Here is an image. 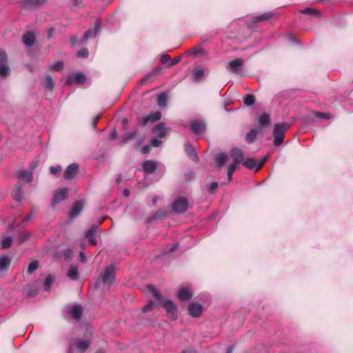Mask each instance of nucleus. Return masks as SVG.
Here are the masks:
<instances>
[{
  "instance_id": "obj_36",
  "label": "nucleus",
  "mask_w": 353,
  "mask_h": 353,
  "mask_svg": "<svg viewBox=\"0 0 353 353\" xmlns=\"http://www.w3.org/2000/svg\"><path fill=\"white\" fill-rule=\"evenodd\" d=\"M12 238L10 236H6L1 240V249L8 248L12 243Z\"/></svg>"
},
{
  "instance_id": "obj_45",
  "label": "nucleus",
  "mask_w": 353,
  "mask_h": 353,
  "mask_svg": "<svg viewBox=\"0 0 353 353\" xmlns=\"http://www.w3.org/2000/svg\"><path fill=\"white\" fill-rule=\"evenodd\" d=\"M159 71H160V69L159 68H156V70L154 71H153L151 73H149L148 74H147L142 80L141 81L142 82H144V81H152V76L158 72Z\"/></svg>"
},
{
  "instance_id": "obj_31",
  "label": "nucleus",
  "mask_w": 353,
  "mask_h": 353,
  "mask_svg": "<svg viewBox=\"0 0 353 353\" xmlns=\"http://www.w3.org/2000/svg\"><path fill=\"white\" fill-rule=\"evenodd\" d=\"M257 134H258V132H257L256 130H254V129L250 130L246 134L245 139H246L247 142L253 143L254 141L256 139Z\"/></svg>"
},
{
  "instance_id": "obj_64",
  "label": "nucleus",
  "mask_w": 353,
  "mask_h": 353,
  "mask_svg": "<svg viewBox=\"0 0 353 353\" xmlns=\"http://www.w3.org/2000/svg\"><path fill=\"white\" fill-rule=\"evenodd\" d=\"M158 199H159L158 196H154L152 199V203H153V205H155L157 203Z\"/></svg>"
},
{
  "instance_id": "obj_39",
  "label": "nucleus",
  "mask_w": 353,
  "mask_h": 353,
  "mask_svg": "<svg viewBox=\"0 0 353 353\" xmlns=\"http://www.w3.org/2000/svg\"><path fill=\"white\" fill-rule=\"evenodd\" d=\"M244 103L246 105L250 106L254 104L255 97L253 94H247L243 99Z\"/></svg>"
},
{
  "instance_id": "obj_47",
  "label": "nucleus",
  "mask_w": 353,
  "mask_h": 353,
  "mask_svg": "<svg viewBox=\"0 0 353 353\" xmlns=\"http://www.w3.org/2000/svg\"><path fill=\"white\" fill-rule=\"evenodd\" d=\"M191 52L194 55L203 54V50L200 46H195V47H194L192 49Z\"/></svg>"
},
{
  "instance_id": "obj_21",
  "label": "nucleus",
  "mask_w": 353,
  "mask_h": 353,
  "mask_svg": "<svg viewBox=\"0 0 353 353\" xmlns=\"http://www.w3.org/2000/svg\"><path fill=\"white\" fill-rule=\"evenodd\" d=\"M192 296L190 289L188 287L183 288L179 290L178 296L181 301H188Z\"/></svg>"
},
{
  "instance_id": "obj_51",
  "label": "nucleus",
  "mask_w": 353,
  "mask_h": 353,
  "mask_svg": "<svg viewBox=\"0 0 353 353\" xmlns=\"http://www.w3.org/2000/svg\"><path fill=\"white\" fill-rule=\"evenodd\" d=\"M153 305H154L153 302L152 301H150V303L148 305H146L144 307H143V308H142L143 311L144 312H147L150 311L151 309L153 307Z\"/></svg>"
},
{
  "instance_id": "obj_2",
  "label": "nucleus",
  "mask_w": 353,
  "mask_h": 353,
  "mask_svg": "<svg viewBox=\"0 0 353 353\" xmlns=\"http://www.w3.org/2000/svg\"><path fill=\"white\" fill-rule=\"evenodd\" d=\"M288 125L285 123H276L273 130L274 145L276 147L280 146L285 137V132L288 128Z\"/></svg>"
},
{
  "instance_id": "obj_40",
  "label": "nucleus",
  "mask_w": 353,
  "mask_h": 353,
  "mask_svg": "<svg viewBox=\"0 0 353 353\" xmlns=\"http://www.w3.org/2000/svg\"><path fill=\"white\" fill-rule=\"evenodd\" d=\"M39 267V263L37 261H32L30 263L28 267V272L29 274L34 272Z\"/></svg>"
},
{
  "instance_id": "obj_17",
  "label": "nucleus",
  "mask_w": 353,
  "mask_h": 353,
  "mask_svg": "<svg viewBox=\"0 0 353 353\" xmlns=\"http://www.w3.org/2000/svg\"><path fill=\"white\" fill-rule=\"evenodd\" d=\"M22 41L27 47H31L34 44L35 35L32 31L26 32L22 36Z\"/></svg>"
},
{
  "instance_id": "obj_25",
  "label": "nucleus",
  "mask_w": 353,
  "mask_h": 353,
  "mask_svg": "<svg viewBox=\"0 0 353 353\" xmlns=\"http://www.w3.org/2000/svg\"><path fill=\"white\" fill-rule=\"evenodd\" d=\"M144 171L148 174L153 173L157 169V164L152 161H146L143 164Z\"/></svg>"
},
{
  "instance_id": "obj_22",
  "label": "nucleus",
  "mask_w": 353,
  "mask_h": 353,
  "mask_svg": "<svg viewBox=\"0 0 353 353\" xmlns=\"http://www.w3.org/2000/svg\"><path fill=\"white\" fill-rule=\"evenodd\" d=\"M190 314L194 317L199 316L202 312V307L197 303H192L188 307Z\"/></svg>"
},
{
  "instance_id": "obj_37",
  "label": "nucleus",
  "mask_w": 353,
  "mask_h": 353,
  "mask_svg": "<svg viewBox=\"0 0 353 353\" xmlns=\"http://www.w3.org/2000/svg\"><path fill=\"white\" fill-rule=\"evenodd\" d=\"M185 152L188 154H196V148L189 142H187L184 145Z\"/></svg>"
},
{
  "instance_id": "obj_5",
  "label": "nucleus",
  "mask_w": 353,
  "mask_h": 353,
  "mask_svg": "<svg viewBox=\"0 0 353 353\" xmlns=\"http://www.w3.org/2000/svg\"><path fill=\"white\" fill-rule=\"evenodd\" d=\"M66 314L72 319L79 321L82 315L83 309L80 305L76 304L65 310Z\"/></svg>"
},
{
  "instance_id": "obj_10",
  "label": "nucleus",
  "mask_w": 353,
  "mask_h": 353,
  "mask_svg": "<svg viewBox=\"0 0 353 353\" xmlns=\"http://www.w3.org/2000/svg\"><path fill=\"white\" fill-rule=\"evenodd\" d=\"M12 198L16 201H21L23 199V188L21 182L17 183L12 190Z\"/></svg>"
},
{
  "instance_id": "obj_4",
  "label": "nucleus",
  "mask_w": 353,
  "mask_h": 353,
  "mask_svg": "<svg viewBox=\"0 0 353 353\" xmlns=\"http://www.w3.org/2000/svg\"><path fill=\"white\" fill-rule=\"evenodd\" d=\"M188 207V201L185 198L180 197L172 203V209L177 214L184 213Z\"/></svg>"
},
{
  "instance_id": "obj_32",
  "label": "nucleus",
  "mask_w": 353,
  "mask_h": 353,
  "mask_svg": "<svg viewBox=\"0 0 353 353\" xmlns=\"http://www.w3.org/2000/svg\"><path fill=\"white\" fill-rule=\"evenodd\" d=\"M149 292L157 300L159 301V302L161 301L162 299H161V294L160 292L156 290L154 288H153L152 285H148L147 287Z\"/></svg>"
},
{
  "instance_id": "obj_30",
  "label": "nucleus",
  "mask_w": 353,
  "mask_h": 353,
  "mask_svg": "<svg viewBox=\"0 0 353 353\" xmlns=\"http://www.w3.org/2000/svg\"><path fill=\"white\" fill-rule=\"evenodd\" d=\"M67 276L72 280H77L79 277L78 270L75 266H70Z\"/></svg>"
},
{
  "instance_id": "obj_56",
  "label": "nucleus",
  "mask_w": 353,
  "mask_h": 353,
  "mask_svg": "<svg viewBox=\"0 0 353 353\" xmlns=\"http://www.w3.org/2000/svg\"><path fill=\"white\" fill-rule=\"evenodd\" d=\"M316 116L321 119H329L330 117L327 113L325 112H319Z\"/></svg>"
},
{
  "instance_id": "obj_6",
  "label": "nucleus",
  "mask_w": 353,
  "mask_h": 353,
  "mask_svg": "<svg viewBox=\"0 0 353 353\" xmlns=\"http://www.w3.org/2000/svg\"><path fill=\"white\" fill-rule=\"evenodd\" d=\"M38 165L37 161L32 162L30 164V170H21L17 172V177L23 179L28 182H31L32 180V170Z\"/></svg>"
},
{
  "instance_id": "obj_35",
  "label": "nucleus",
  "mask_w": 353,
  "mask_h": 353,
  "mask_svg": "<svg viewBox=\"0 0 353 353\" xmlns=\"http://www.w3.org/2000/svg\"><path fill=\"white\" fill-rule=\"evenodd\" d=\"M44 1L43 0H26L23 2V5L26 7L37 6L43 4Z\"/></svg>"
},
{
  "instance_id": "obj_49",
  "label": "nucleus",
  "mask_w": 353,
  "mask_h": 353,
  "mask_svg": "<svg viewBox=\"0 0 353 353\" xmlns=\"http://www.w3.org/2000/svg\"><path fill=\"white\" fill-rule=\"evenodd\" d=\"M218 188V183L216 182L212 183L208 188V190L210 193H214Z\"/></svg>"
},
{
  "instance_id": "obj_16",
  "label": "nucleus",
  "mask_w": 353,
  "mask_h": 353,
  "mask_svg": "<svg viewBox=\"0 0 353 353\" xmlns=\"http://www.w3.org/2000/svg\"><path fill=\"white\" fill-rule=\"evenodd\" d=\"M229 66L232 69V72L238 73L241 68L244 65V61L240 58H236L228 63Z\"/></svg>"
},
{
  "instance_id": "obj_13",
  "label": "nucleus",
  "mask_w": 353,
  "mask_h": 353,
  "mask_svg": "<svg viewBox=\"0 0 353 353\" xmlns=\"http://www.w3.org/2000/svg\"><path fill=\"white\" fill-rule=\"evenodd\" d=\"M161 113L159 112H152L148 116L142 117L139 119V123L142 125H146L148 122H154L161 119Z\"/></svg>"
},
{
  "instance_id": "obj_23",
  "label": "nucleus",
  "mask_w": 353,
  "mask_h": 353,
  "mask_svg": "<svg viewBox=\"0 0 353 353\" xmlns=\"http://www.w3.org/2000/svg\"><path fill=\"white\" fill-rule=\"evenodd\" d=\"M83 209V203L81 201H77L75 202L71 209V211L70 212L69 216L70 218H75L79 215V214L81 212V211Z\"/></svg>"
},
{
  "instance_id": "obj_1",
  "label": "nucleus",
  "mask_w": 353,
  "mask_h": 353,
  "mask_svg": "<svg viewBox=\"0 0 353 353\" xmlns=\"http://www.w3.org/2000/svg\"><path fill=\"white\" fill-rule=\"evenodd\" d=\"M267 156L259 159L255 157H251L249 156H235V158L232 159L228 168V177L230 181L232 179L233 172L236 168V165L242 163L245 168L254 170L255 171L259 170L267 161Z\"/></svg>"
},
{
  "instance_id": "obj_9",
  "label": "nucleus",
  "mask_w": 353,
  "mask_h": 353,
  "mask_svg": "<svg viewBox=\"0 0 353 353\" xmlns=\"http://www.w3.org/2000/svg\"><path fill=\"white\" fill-rule=\"evenodd\" d=\"M205 128V123L200 120H194L190 123V129L196 134H199L203 132Z\"/></svg>"
},
{
  "instance_id": "obj_61",
  "label": "nucleus",
  "mask_w": 353,
  "mask_h": 353,
  "mask_svg": "<svg viewBox=\"0 0 353 353\" xmlns=\"http://www.w3.org/2000/svg\"><path fill=\"white\" fill-rule=\"evenodd\" d=\"M79 258H80V259H81L82 261H83V262H84V261H85V255L83 254V252H81V253L79 254Z\"/></svg>"
},
{
  "instance_id": "obj_14",
  "label": "nucleus",
  "mask_w": 353,
  "mask_h": 353,
  "mask_svg": "<svg viewBox=\"0 0 353 353\" xmlns=\"http://www.w3.org/2000/svg\"><path fill=\"white\" fill-rule=\"evenodd\" d=\"M55 80L50 74H46L41 81V85L46 90L52 92L54 88Z\"/></svg>"
},
{
  "instance_id": "obj_15",
  "label": "nucleus",
  "mask_w": 353,
  "mask_h": 353,
  "mask_svg": "<svg viewBox=\"0 0 353 353\" xmlns=\"http://www.w3.org/2000/svg\"><path fill=\"white\" fill-rule=\"evenodd\" d=\"M10 74V67L7 63V55L1 51V79L6 78Z\"/></svg>"
},
{
  "instance_id": "obj_63",
  "label": "nucleus",
  "mask_w": 353,
  "mask_h": 353,
  "mask_svg": "<svg viewBox=\"0 0 353 353\" xmlns=\"http://www.w3.org/2000/svg\"><path fill=\"white\" fill-rule=\"evenodd\" d=\"M233 347L232 346H230L228 347V350L225 353H232Z\"/></svg>"
},
{
  "instance_id": "obj_8",
  "label": "nucleus",
  "mask_w": 353,
  "mask_h": 353,
  "mask_svg": "<svg viewBox=\"0 0 353 353\" xmlns=\"http://www.w3.org/2000/svg\"><path fill=\"white\" fill-rule=\"evenodd\" d=\"M163 305L170 317L172 320L176 319L177 317V307L176 305L172 301L167 300L163 302Z\"/></svg>"
},
{
  "instance_id": "obj_26",
  "label": "nucleus",
  "mask_w": 353,
  "mask_h": 353,
  "mask_svg": "<svg viewBox=\"0 0 353 353\" xmlns=\"http://www.w3.org/2000/svg\"><path fill=\"white\" fill-rule=\"evenodd\" d=\"M270 117L267 113H263L259 117V124L262 128H267L270 125Z\"/></svg>"
},
{
  "instance_id": "obj_19",
  "label": "nucleus",
  "mask_w": 353,
  "mask_h": 353,
  "mask_svg": "<svg viewBox=\"0 0 353 353\" xmlns=\"http://www.w3.org/2000/svg\"><path fill=\"white\" fill-rule=\"evenodd\" d=\"M152 132L155 134L158 138L161 139L166 135L165 125L163 123H159L152 128Z\"/></svg>"
},
{
  "instance_id": "obj_24",
  "label": "nucleus",
  "mask_w": 353,
  "mask_h": 353,
  "mask_svg": "<svg viewBox=\"0 0 353 353\" xmlns=\"http://www.w3.org/2000/svg\"><path fill=\"white\" fill-rule=\"evenodd\" d=\"M272 17H273V13L268 12L253 17L252 21L254 23L263 22L270 19Z\"/></svg>"
},
{
  "instance_id": "obj_29",
  "label": "nucleus",
  "mask_w": 353,
  "mask_h": 353,
  "mask_svg": "<svg viewBox=\"0 0 353 353\" xmlns=\"http://www.w3.org/2000/svg\"><path fill=\"white\" fill-rule=\"evenodd\" d=\"M11 263V259L7 255H1V272L7 270Z\"/></svg>"
},
{
  "instance_id": "obj_57",
  "label": "nucleus",
  "mask_w": 353,
  "mask_h": 353,
  "mask_svg": "<svg viewBox=\"0 0 353 353\" xmlns=\"http://www.w3.org/2000/svg\"><path fill=\"white\" fill-rule=\"evenodd\" d=\"M117 138V132L115 130H112V132H111L110 135V139L111 140H116Z\"/></svg>"
},
{
  "instance_id": "obj_27",
  "label": "nucleus",
  "mask_w": 353,
  "mask_h": 353,
  "mask_svg": "<svg viewBox=\"0 0 353 353\" xmlns=\"http://www.w3.org/2000/svg\"><path fill=\"white\" fill-rule=\"evenodd\" d=\"M230 157H232V159L235 158V156H216V162L217 165L220 168L223 167L227 163L231 161Z\"/></svg>"
},
{
  "instance_id": "obj_59",
  "label": "nucleus",
  "mask_w": 353,
  "mask_h": 353,
  "mask_svg": "<svg viewBox=\"0 0 353 353\" xmlns=\"http://www.w3.org/2000/svg\"><path fill=\"white\" fill-rule=\"evenodd\" d=\"M231 154H232V155L241 154V152L240 150L234 148L232 150Z\"/></svg>"
},
{
  "instance_id": "obj_44",
  "label": "nucleus",
  "mask_w": 353,
  "mask_h": 353,
  "mask_svg": "<svg viewBox=\"0 0 353 353\" xmlns=\"http://www.w3.org/2000/svg\"><path fill=\"white\" fill-rule=\"evenodd\" d=\"M77 55L79 57L85 59L88 57L89 52L87 48H83L78 51Z\"/></svg>"
},
{
  "instance_id": "obj_62",
  "label": "nucleus",
  "mask_w": 353,
  "mask_h": 353,
  "mask_svg": "<svg viewBox=\"0 0 353 353\" xmlns=\"http://www.w3.org/2000/svg\"><path fill=\"white\" fill-rule=\"evenodd\" d=\"M123 195L126 197H128L130 196V191L128 189H125L123 191Z\"/></svg>"
},
{
  "instance_id": "obj_38",
  "label": "nucleus",
  "mask_w": 353,
  "mask_h": 353,
  "mask_svg": "<svg viewBox=\"0 0 353 353\" xmlns=\"http://www.w3.org/2000/svg\"><path fill=\"white\" fill-rule=\"evenodd\" d=\"M89 345V342L85 340H79L77 343V347L81 351H84L88 349Z\"/></svg>"
},
{
  "instance_id": "obj_54",
  "label": "nucleus",
  "mask_w": 353,
  "mask_h": 353,
  "mask_svg": "<svg viewBox=\"0 0 353 353\" xmlns=\"http://www.w3.org/2000/svg\"><path fill=\"white\" fill-rule=\"evenodd\" d=\"M180 60H181L180 57H176L174 58L170 63V67H173V66L176 65L180 61Z\"/></svg>"
},
{
  "instance_id": "obj_58",
  "label": "nucleus",
  "mask_w": 353,
  "mask_h": 353,
  "mask_svg": "<svg viewBox=\"0 0 353 353\" xmlns=\"http://www.w3.org/2000/svg\"><path fill=\"white\" fill-rule=\"evenodd\" d=\"M99 119H100V116L99 115L97 116V117H95L94 118L93 122H92V126H93L94 128H96L97 124L99 122Z\"/></svg>"
},
{
  "instance_id": "obj_42",
  "label": "nucleus",
  "mask_w": 353,
  "mask_h": 353,
  "mask_svg": "<svg viewBox=\"0 0 353 353\" xmlns=\"http://www.w3.org/2000/svg\"><path fill=\"white\" fill-rule=\"evenodd\" d=\"M301 13L305 14H309V15H319V12L317 10L311 8H307L305 9H303L300 11Z\"/></svg>"
},
{
  "instance_id": "obj_55",
  "label": "nucleus",
  "mask_w": 353,
  "mask_h": 353,
  "mask_svg": "<svg viewBox=\"0 0 353 353\" xmlns=\"http://www.w3.org/2000/svg\"><path fill=\"white\" fill-rule=\"evenodd\" d=\"M165 216V211H158L154 214V218L155 219H159V218H162V217H163Z\"/></svg>"
},
{
  "instance_id": "obj_46",
  "label": "nucleus",
  "mask_w": 353,
  "mask_h": 353,
  "mask_svg": "<svg viewBox=\"0 0 353 353\" xmlns=\"http://www.w3.org/2000/svg\"><path fill=\"white\" fill-rule=\"evenodd\" d=\"M161 143H162V142L159 140V138H152L150 140V145L152 146V147H154V148H157V147H159Z\"/></svg>"
},
{
  "instance_id": "obj_41",
  "label": "nucleus",
  "mask_w": 353,
  "mask_h": 353,
  "mask_svg": "<svg viewBox=\"0 0 353 353\" xmlns=\"http://www.w3.org/2000/svg\"><path fill=\"white\" fill-rule=\"evenodd\" d=\"M37 214L36 210L32 209L23 219L22 224H26L33 216Z\"/></svg>"
},
{
  "instance_id": "obj_33",
  "label": "nucleus",
  "mask_w": 353,
  "mask_h": 353,
  "mask_svg": "<svg viewBox=\"0 0 353 353\" xmlns=\"http://www.w3.org/2000/svg\"><path fill=\"white\" fill-rule=\"evenodd\" d=\"M64 67V63L62 61H57L49 65V68L51 70H53L56 72H61Z\"/></svg>"
},
{
  "instance_id": "obj_12",
  "label": "nucleus",
  "mask_w": 353,
  "mask_h": 353,
  "mask_svg": "<svg viewBox=\"0 0 353 353\" xmlns=\"http://www.w3.org/2000/svg\"><path fill=\"white\" fill-rule=\"evenodd\" d=\"M78 169L79 167L77 163H72L69 165L64 172V178L66 180H71L74 179L78 172Z\"/></svg>"
},
{
  "instance_id": "obj_53",
  "label": "nucleus",
  "mask_w": 353,
  "mask_h": 353,
  "mask_svg": "<svg viewBox=\"0 0 353 353\" xmlns=\"http://www.w3.org/2000/svg\"><path fill=\"white\" fill-rule=\"evenodd\" d=\"M30 234L28 232L23 233L21 235L20 237V243H23L28 240L30 237Z\"/></svg>"
},
{
  "instance_id": "obj_48",
  "label": "nucleus",
  "mask_w": 353,
  "mask_h": 353,
  "mask_svg": "<svg viewBox=\"0 0 353 353\" xmlns=\"http://www.w3.org/2000/svg\"><path fill=\"white\" fill-rule=\"evenodd\" d=\"M50 171L52 174L55 175L61 171V167L60 165H57L55 167H51L50 168Z\"/></svg>"
},
{
  "instance_id": "obj_52",
  "label": "nucleus",
  "mask_w": 353,
  "mask_h": 353,
  "mask_svg": "<svg viewBox=\"0 0 353 353\" xmlns=\"http://www.w3.org/2000/svg\"><path fill=\"white\" fill-rule=\"evenodd\" d=\"M79 42L77 36L74 35L70 37V43L72 47L75 46V45Z\"/></svg>"
},
{
  "instance_id": "obj_7",
  "label": "nucleus",
  "mask_w": 353,
  "mask_h": 353,
  "mask_svg": "<svg viewBox=\"0 0 353 353\" xmlns=\"http://www.w3.org/2000/svg\"><path fill=\"white\" fill-rule=\"evenodd\" d=\"M101 26V22L99 20H97L94 23V27L90 28L88 31H86L82 39L83 42H86L90 38H94L99 30Z\"/></svg>"
},
{
  "instance_id": "obj_11",
  "label": "nucleus",
  "mask_w": 353,
  "mask_h": 353,
  "mask_svg": "<svg viewBox=\"0 0 353 353\" xmlns=\"http://www.w3.org/2000/svg\"><path fill=\"white\" fill-rule=\"evenodd\" d=\"M68 189L65 188L58 189L54 193L52 203L54 205L65 200L68 196Z\"/></svg>"
},
{
  "instance_id": "obj_28",
  "label": "nucleus",
  "mask_w": 353,
  "mask_h": 353,
  "mask_svg": "<svg viewBox=\"0 0 353 353\" xmlns=\"http://www.w3.org/2000/svg\"><path fill=\"white\" fill-rule=\"evenodd\" d=\"M194 79L196 81H199L204 77V70L200 68L196 67L192 72Z\"/></svg>"
},
{
  "instance_id": "obj_43",
  "label": "nucleus",
  "mask_w": 353,
  "mask_h": 353,
  "mask_svg": "<svg viewBox=\"0 0 353 353\" xmlns=\"http://www.w3.org/2000/svg\"><path fill=\"white\" fill-rule=\"evenodd\" d=\"M52 283V278L51 276H48L45 280V283H44L45 291H46V292L50 291V288Z\"/></svg>"
},
{
  "instance_id": "obj_50",
  "label": "nucleus",
  "mask_w": 353,
  "mask_h": 353,
  "mask_svg": "<svg viewBox=\"0 0 353 353\" xmlns=\"http://www.w3.org/2000/svg\"><path fill=\"white\" fill-rule=\"evenodd\" d=\"M160 60L163 64H165L170 60V56L167 54H163Z\"/></svg>"
},
{
  "instance_id": "obj_34",
  "label": "nucleus",
  "mask_w": 353,
  "mask_h": 353,
  "mask_svg": "<svg viewBox=\"0 0 353 353\" xmlns=\"http://www.w3.org/2000/svg\"><path fill=\"white\" fill-rule=\"evenodd\" d=\"M167 94L164 92L161 93L157 97V104L159 107L165 105L167 102Z\"/></svg>"
},
{
  "instance_id": "obj_3",
  "label": "nucleus",
  "mask_w": 353,
  "mask_h": 353,
  "mask_svg": "<svg viewBox=\"0 0 353 353\" xmlns=\"http://www.w3.org/2000/svg\"><path fill=\"white\" fill-rule=\"evenodd\" d=\"M115 268L112 265L105 268L104 272L100 274V279L104 284H108L109 288L115 281Z\"/></svg>"
},
{
  "instance_id": "obj_18",
  "label": "nucleus",
  "mask_w": 353,
  "mask_h": 353,
  "mask_svg": "<svg viewBox=\"0 0 353 353\" xmlns=\"http://www.w3.org/2000/svg\"><path fill=\"white\" fill-rule=\"evenodd\" d=\"M85 80V76L81 73H77L70 75L67 79L65 83L68 85H72L73 82H76L78 83H83Z\"/></svg>"
},
{
  "instance_id": "obj_60",
  "label": "nucleus",
  "mask_w": 353,
  "mask_h": 353,
  "mask_svg": "<svg viewBox=\"0 0 353 353\" xmlns=\"http://www.w3.org/2000/svg\"><path fill=\"white\" fill-rule=\"evenodd\" d=\"M150 145H145L143 148V153H148L150 150Z\"/></svg>"
},
{
  "instance_id": "obj_20",
  "label": "nucleus",
  "mask_w": 353,
  "mask_h": 353,
  "mask_svg": "<svg viewBox=\"0 0 353 353\" xmlns=\"http://www.w3.org/2000/svg\"><path fill=\"white\" fill-rule=\"evenodd\" d=\"M97 232V226L92 225L85 233V238L88 239L92 245H97V241L94 239V236Z\"/></svg>"
}]
</instances>
